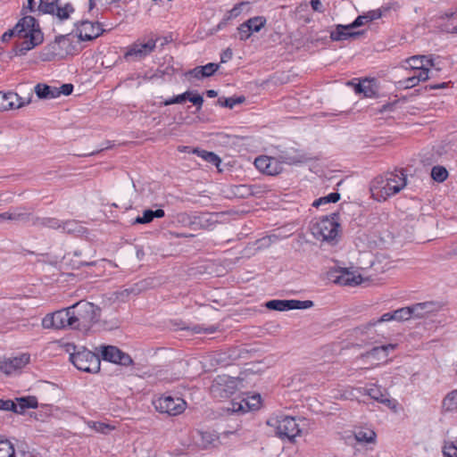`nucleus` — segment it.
Segmentation results:
<instances>
[{
  "label": "nucleus",
  "instance_id": "nucleus-55",
  "mask_svg": "<svg viewBox=\"0 0 457 457\" xmlns=\"http://www.w3.org/2000/svg\"><path fill=\"white\" fill-rule=\"evenodd\" d=\"M2 217H3V218H7V219H14L13 217H12V215H11V214H8V213H4V214L2 215Z\"/></svg>",
  "mask_w": 457,
  "mask_h": 457
},
{
  "label": "nucleus",
  "instance_id": "nucleus-22",
  "mask_svg": "<svg viewBox=\"0 0 457 457\" xmlns=\"http://www.w3.org/2000/svg\"><path fill=\"white\" fill-rule=\"evenodd\" d=\"M52 54L58 57H64L68 54H72L76 49L72 44L71 36H59L54 42L51 45Z\"/></svg>",
  "mask_w": 457,
  "mask_h": 457
},
{
  "label": "nucleus",
  "instance_id": "nucleus-48",
  "mask_svg": "<svg viewBox=\"0 0 457 457\" xmlns=\"http://www.w3.org/2000/svg\"><path fill=\"white\" fill-rule=\"evenodd\" d=\"M392 320H395V312L384 313L379 318L378 322H388V321H392Z\"/></svg>",
  "mask_w": 457,
  "mask_h": 457
},
{
  "label": "nucleus",
  "instance_id": "nucleus-9",
  "mask_svg": "<svg viewBox=\"0 0 457 457\" xmlns=\"http://www.w3.org/2000/svg\"><path fill=\"white\" fill-rule=\"evenodd\" d=\"M154 405L161 413L170 416L181 414L187 408V403L179 396L162 395L154 401Z\"/></svg>",
  "mask_w": 457,
  "mask_h": 457
},
{
  "label": "nucleus",
  "instance_id": "nucleus-40",
  "mask_svg": "<svg viewBox=\"0 0 457 457\" xmlns=\"http://www.w3.org/2000/svg\"><path fill=\"white\" fill-rule=\"evenodd\" d=\"M431 177L435 181L443 182L448 177V171L442 166H435L431 170Z\"/></svg>",
  "mask_w": 457,
  "mask_h": 457
},
{
  "label": "nucleus",
  "instance_id": "nucleus-33",
  "mask_svg": "<svg viewBox=\"0 0 457 457\" xmlns=\"http://www.w3.org/2000/svg\"><path fill=\"white\" fill-rule=\"evenodd\" d=\"M349 25H337L334 30L330 32V38L334 41L345 40L354 36Z\"/></svg>",
  "mask_w": 457,
  "mask_h": 457
},
{
  "label": "nucleus",
  "instance_id": "nucleus-54",
  "mask_svg": "<svg viewBox=\"0 0 457 457\" xmlns=\"http://www.w3.org/2000/svg\"><path fill=\"white\" fill-rule=\"evenodd\" d=\"M206 95L208 97H215L217 96V92L215 90L211 89L206 92Z\"/></svg>",
  "mask_w": 457,
  "mask_h": 457
},
{
  "label": "nucleus",
  "instance_id": "nucleus-25",
  "mask_svg": "<svg viewBox=\"0 0 457 457\" xmlns=\"http://www.w3.org/2000/svg\"><path fill=\"white\" fill-rule=\"evenodd\" d=\"M396 345L395 344H388L381 346H377L372 348L363 356L372 361H386L389 352L394 351Z\"/></svg>",
  "mask_w": 457,
  "mask_h": 457
},
{
  "label": "nucleus",
  "instance_id": "nucleus-2",
  "mask_svg": "<svg viewBox=\"0 0 457 457\" xmlns=\"http://www.w3.org/2000/svg\"><path fill=\"white\" fill-rule=\"evenodd\" d=\"M12 37L17 38L16 52L22 55L43 42V33L37 20L30 15H24L16 25L2 36V41L7 42Z\"/></svg>",
  "mask_w": 457,
  "mask_h": 457
},
{
  "label": "nucleus",
  "instance_id": "nucleus-12",
  "mask_svg": "<svg viewBox=\"0 0 457 457\" xmlns=\"http://www.w3.org/2000/svg\"><path fill=\"white\" fill-rule=\"evenodd\" d=\"M240 383L238 378L219 375L212 384L211 392L214 397H227L238 388Z\"/></svg>",
  "mask_w": 457,
  "mask_h": 457
},
{
  "label": "nucleus",
  "instance_id": "nucleus-13",
  "mask_svg": "<svg viewBox=\"0 0 457 457\" xmlns=\"http://www.w3.org/2000/svg\"><path fill=\"white\" fill-rule=\"evenodd\" d=\"M35 93L40 99L50 100L62 96H70L73 91L72 84H63L61 87L39 83L35 86Z\"/></svg>",
  "mask_w": 457,
  "mask_h": 457
},
{
  "label": "nucleus",
  "instance_id": "nucleus-42",
  "mask_svg": "<svg viewBox=\"0 0 457 457\" xmlns=\"http://www.w3.org/2000/svg\"><path fill=\"white\" fill-rule=\"evenodd\" d=\"M443 453L445 457H457V446L453 443H446Z\"/></svg>",
  "mask_w": 457,
  "mask_h": 457
},
{
  "label": "nucleus",
  "instance_id": "nucleus-10",
  "mask_svg": "<svg viewBox=\"0 0 457 457\" xmlns=\"http://www.w3.org/2000/svg\"><path fill=\"white\" fill-rule=\"evenodd\" d=\"M30 362V354L22 353L17 355L0 358V371L7 376L20 374Z\"/></svg>",
  "mask_w": 457,
  "mask_h": 457
},
{
  "label": "nucleus",
  "instance_id": "nucleus-20",
  "mask_svg": "<svg viewBox=\"0 0 457 457\" xmlns=\"http://www.w3.org/2000/svg\"><path fill=\"white\" fill-rule=\"evenodd\" d=\"M254 165L261 172L270 176L278 175L283 170V164L279 160L266 155L257 157Z\"/></svg>",
  "mask_w": 457,
  "mask_h": 457
},
{
  "label": "nucleus",
  "instance_id": "nucleus-16",
  "mask_svg": "<svg viewBox=\"0 0 457 457\" xmlns=\"http://www.w3.org/2000/svg\"><path fill=\"white\" fill-rule=\"evenodd\" d=\"M104 361L129 366L132 363V359L129 354L113 345H101L97 348Z\"/></svg>",
  "mask_w": 457,
  "mask_h": 457
},
{
  "label": "nucleus",
  "instance_id": "nucleus-50",
  "mask_svg": "<svg viewBox=\"0 0 457 457\" xmlns=\"http://www.w3.org/2000/svg\"><path fill=\"white\" fill-rule=\"evenodd\" d=\"M240 100H235L233 98L226 99L225 101V106H228L229 108H232L236 104L240 103Z\"/></svg>",
  "mask_w": 457,
  "mask_h": 457
},
{
  "label": "nucleus",
  "instance_id": "nucleus-31",
  "mask_svg": "<svg viewBox=\"0 0 457 457\" xmlns=\"http://www.w3.org/2000/svg\"><path fill=\"white\" fill-rule=\"evenodd\" d=\"M356 389L351 386H337L332 390V397L337 400H353Z\"/></svg>",
  "mask_w": 457,
  "mask_h": 457
},
{
  "label": "nucleus",
  "instance_id": "nucleus-4",
  "mask_svg": "<svg viewBox=\"0 0 457 457\" xmlns=\"http://www.w3.org/2000/svg\"><path fill=\"white\" fill-rule=\"evenodd\" d=\"M307 424L305 419L286 415H275L267 420V425L274 429L279 438H287L290 441L297 436H302L306 430Z\"/></svg>",
  "mask_w": 457,
  "mask_h": 457
},
{
  "label": "nucleus",
  "instance_id": "nucleus-37",
  "mask_svg": "<svg viewBox=\"0 0 457 457\" xmlns=\"http://www.w3.org/2000/svg\"><path fill=\"white\" fill-rule=\"evenodd\" d=\"M0 457H16L14 445L10 440H0Z\"/></svg>",
  "mask_w": 457,
  "mask_h": 457
},
{
  "label": "nucleus",
  "instance_id": "nucleus-15",
  "mask_svg": "<svg viewBox=\"0 0 457 457\" xmlns=\"http://www.w3.org/2000/svg\"><path fill=\"white\" fill-rule=\"evenodd\" d=\"M261 406V395L259 394H253L233 399L231 402V407L228 409L232 412L246 413L248 411L259 410Z\"/></svg>",
  "mask_w": 457,
  "mask_h": 457
},
{
  "label": "nucleus",
  "instance_id": "nucleus-43",
  "mask_svg": "<svg viewBox=\"0 0 457 457\" xmlns=\"http://www.w3.org/2000/svg\"><path fill=\"white\" fill-rule=\"evenodd\" d=\"M369 22V19L367 17V14H364V15H360L358 16L353 22H352L351 24H349L350 28L353 29L354 28H357V27H360V26H362L366 23Z\"/></svg>",
  "mask_w": 457,
  "mask_h": 457
},
{
  "label": "nucleus",
  "instance_id": "nucleus-29",
  "mask_svg": "<svg viewBox=\"0 0 457 457\" xmlns=\"http://www.w3.org/2000/svg\"><path fill=\"white\" fill-rule=\"evenodd\" d=\"M219 69V64L209 62L204 66H198L191 70L188 74L193 78L201 79L212 76Z\"/></svg>",
  "mask_w": 457,
  "mask_h": 457
},
{
  "label": "nucleus",
  "instance_id": "nucleus-53",
  "mask_svg": "<svg viewBox=\"0 0 457 457\" xmlns=\"http://www.w3.org/2000/svg\"><path fill=\"white\" fill-rule=\"evenodd\" d=\"M96 7V2L95 0H89L88 1V12L93 11V9Z\"/></svg>",
  "mask_w": 457,
  "mask_h": 457
},
{
  "label": "nucleus",
  "instance_id": "nucleus-39",
  "mask_svg": "<svg viewBox=\"0 0 457 457\" xmlns=\"http://www.w3.org/2000/svg\"><path fill=\"white\" fill-rule=\"evenodd\" d=\"M73 12V6L71 4H65L63 6L55 5V12L54 13H55L60 20L63 21L69 19Z\"/></svg>",
  "mask_w": 457,
  "mask_h": 457
},
{
  "label": "nucleus",
  "instance_id": "nucleus-18",
  "mask_svg": "<svg viewBox=\"0 0 457 457\" xmlns=\"http://www.w3.org/2000/svg\"><path fill=\"white\" fill-rule=\"evenodd\" d=\"M266 23L267 19L264 16H255L248 19L237 28L239 39L243 41L248 39L253 33H257L263 29Z\"/></svg>",
  "mask_w": 457,
  "mask_h": 457
},
{
  "label": "nucleus",
  "instance_id": "nucleus-51",
  "mask_svg": "<svg viewBox=\"0 0 457 457\" xmlns=\"http://www.w3.org/2000/svg\"><path fill=\"white\" fill-rule=\"evenodd\" d=\"M232 56V52L231 50L229 49H227L223 54L221 55V62H225L227 61V59H229L231 58Z\"/></svg>",
  "mask_w": 457,
  "mask_h": 457
},
{
  "label": "nucleus",
  "instance_id": "nucleus-32",
  "mask_svg": "<svg viewBox=\"0 0 457 457\" xmlns=\"http://www.w3.org/2000/svg\"><path fill=\"white\" fill-rule=\"evenodd\" d=\"M442 409L445 412L457 411V389L448 392L442 401Z\"/></svg>",
  "mask_w": 457,
  "mask_h": 457
},
{
  "label": "nucleus",
  "instance_id": "nucleus-49",
  "mask_svg": "<svg viewBox=\"0 0 457 457\" xmlns=\"http://www.w3.org/2000/svg\"><path fill=\"white\" fill-rule=\"evenodd\" d=\"M311 5L314 11L322 12V4L320 0H311Z\"/></svg>",
  "mask_w": 457,
  "mask_h": 457
},
{
  "label": "nucleus",
  "instance_id": "nucleus-21",
  "mask_svg": "<svg viewBox=\"0 0 457 457\" xmlns=\"http://www.w3.org/2000/svg\"><path fill=\"white\" fill-rule=\"evenodd\" d=\"M29 98H22L14 92H0V112L21 108L29 104Z\"/></svg>",
  "mask_w": 457,
  "mask_h": 457
},
{
  "label": "nucleus",
  "instance_id": "nucleus-8",
  "mask_svg": "<svg viewBox=\"0 0 457 457\" xmlns=\"http://www.w3.org/2000/svg\"><path fill=\"white\" fill-rule=\"evenodd\" d=\"M73 365L79 370L97 373L100 370L99 356L87 349L79 348L70 356Z\"/></svg>",
  "mask_w": 457,
  "mask_h": 457
},
{
  "label": "nucleus",
  "instance_id": "nucleus-41",
  "mask_svg": "<svg viewBox=\"0 0 457 457\" xmlns=\"http://www.w3.org/2000/svg\"><path fill=\"white\" fill-rule=\"evenodd\" d=\"M412 319L411 306L395 311V320L403 321Z\"/></svg>",
  "mask_w": 457,
  "mask_h": 457
},
{
  "label": "nucleus",
  "instance_id": "nucleus-23",
  "mask_svg": "<svg viewBox=\"0 0 457 457\" xmlns=\"http://www.w3.org/2000/svg\"><path fill=\"white\" fill-rule=\"evenodd\" d=\"M353 437L361 445H376L377 433L371 427H358L353 431Z\"/></svg>",
  "mask_w": 457,
  "mask_h": 457
},
{
  "label": "nucleus",
  "instance_id": "nucleus-34",
  "mask_svg": "<svg viewBox=\"0 0 457 457\" xmlns=\"http://www.w3.org/2000/svg\"><path fill=\"white\" fill-rule=\"evenodd\" d=\"M85 423L87 428L101 434H109L116 428L115 425L104 421L86 420Z\"/></svg>",
  "mask_w": 457,
  "mask_h": 457
},
{
  "label": "nucleus",
  "instance_id": "nucleus-47",
  "mask_svg": "<svg viewBox=\"0 0 457 457\" xmlns=\"http://www.w3.org/2000/svg\"><path fill=\"white\" fill-rule=\"evenodd\" d=\"M366 14L369 19V21L379 19L382 16V12L378 9L370 11V12H367Z\"/></svg>",
  "mask_w": 457,
  "mask_h": 457
},
{
  "label": "nucleus",
  "instance_id": "nucleus-5",
  "mask_svg": "<svg viewBox=\"0 0 457 457\" xmlns=\"http://www.w3.org/2000/svg\"><path fill=\"white\" fill-rule=\"evenodd\" d=\"M402 66L405 70L413 71V74L403 80H400L399 86L404 88H411L429 78V71L434 66V62L429 56L415 55L404 60Z\"/></svg>",
  "mask_w": 457,
  "mask_h": 457
},
{
  "label": "nucleus",
  "instance_id": "nucleus-3",
  "mask_svg": "<svg viewBox=\"0 0 457 457\" xmlns=\"http://www.w3.org/2000/svg\"><path fill=\"white\" fill-rule=\"evenodd\" d=\"M407 184L406 175L402 170H395L391 172L375 178L370 185L371 196L378 201H386L403 190Z\"/></svg>",
  "mask_w": 457,
  "mask_h": 457
},
{
  "label": "nucleus",
  "instance_id": "nucleus-1",
  "mask_svg": "<svg viewBox=\"0 0 457 457\" xmlns=\"http://www.w3.org/2000/svg\"><path fill=\"white\" fill-rule=\"evenodd\" d=\"M96 307L88 302H79L72 306L46 315L42 320L44 328H77L82 322L94 319Z\"/></svg>",
  "mask_w": 457,
  "mask_h": 457
},
{
  "label": "nucleus",
  "instance_id": "nucleus-28",
  "mask_svg": "<svg viewBox=\"0 0 457 457\" xmlns=\"http://www.w3.org/2000/svg\"><path fill=\"white\" fill-rule=\"evenodd\" d=\"M38 405L37 399L35 396H26L16 398L14 402V409L12 411L22 414L27 409H35Z\"/></svg>",
  "mask_w": 457,
  "mask_h": 457
},
{
  "label": "nucleus",
  "instance_id": "nucleus-35",
  "mask_svg": "<svg viewBox=\"0 0 457 457\" xmlns=\"http://www.w3.org/2000/svg\"><path fill=\"white\" fill-rule=\"evenodd\" d=\"M164 211L162 209H157L155 211L145 210L143 212L142 216H138L136 219L137 223L145 224L151 222L154 218H162L164 216Z\"/></svg>",
  "mask_w": 457,
  "mask_h": 457
},
{
  "label": "nucleus",
  "instance_id": "nucleus-38",
  "mask_svg": "<svg viewBox=\"0 0 457 457\" xmlns=\"http://www.w3.org/2000/svg\"><path fill=\"white\" fill-rule=\"evenodd\" d=\"M340 199V194L337 192H333L328 194L326 196L320 197L319 199L315 200L312 204V206L314 207H320L321 205L331 204V203H337Z\"/></svg>",
  "mask_w": 457,
  "mask_h": 457
},
{
  "label": "nucleus",
  "instance_id": "nucleus-56",
  "mask_svg": "<svg viewBox=\"0 0 457 457\" xmlns=\"http://www.w3.org/2000/svg\"><path fill=\"white\" fill-rule=\"evenodd\" d=\"M452 33H457V25L454 26L451 30Z\"/></svg>",
  "mask_w": 457,
  "mask_h": 457
},
{
  "label": "nucleus",
  "instance_id": "nucleus-44",
  "mask_svg": "<svg viewBox=\"0 0 457 457\" xmlns=\"http://www.w3.org/2000/svg\"><path fill=\"white\" fill-rule=\"evenodd\" d=\"M187 100H189L193 104L198 106L199 108L202 106L204 103L203 97L200 95L195 94L194 92H192L191 96H187Z\"/></svg>",
  "mask_w": 457,
  "mask_h": 457
},
{
  "label": "nucleus",
  "instance_id": "nucleus-27",
  "mask_svg": "<svg viewBox=\"0 0 457 457\" xmlns=\"http://www.w3.org/2000/svg\"><path fill=\"white\" fill-rule=\"evenodd\" d=\"M28 8L31 12L42 13H54L55 12V4L50 0H29Z\"/></svg>",
  "mask_w": 457,
  "mask_h": 457
},
{
  "label": "nucleus",
  "instance_id": "nucleus-45",
  "mask_svg": "<svg viewBox=\"0 0 457 457\" xmlns=\"http://www.w3.org/2000/svg\"><path fill=\"white\" fill-rule=\"evenodd\" d=\"M14 409V402L12 400H0V410L1 411H12Z\"/></svg>",
  "mask_w": 457,
  "mask_h": 457
},
{
  "label": "nucleus",
  "instance_id": "nucleus-52",
  "mask_svg": "<svg viewBox=\"0 0 457 457\" xmlns=\"http://www.w3.org/2000/svg\"><path fill=\"white\" fill-rule=\"evenodd\" d=\"M163 105L167 106V105H170V104H176L175 103V100H174V96L171 97V98H169V99H166L163 103H162Z\"/></svg>",
  "mask_w": 457,
  "mask_h": 457
},
{
  "label": "nucleus",
  "instance_id": "nucleus-24",
  "mask_svg": "<svg viewBox=\"0 0 457 457\" xmlns=\"http://www.w3.org/2000/svg\"><path fill=\"white\" fill-rule=\"evenodd\" d=\"M230 434V431L223 432L221 435L215 430L200 431L198 444L203 448L216 446L220 442V437L228 436Z\"/></svg>",
  "mask_w": 457,
  "mask_h": 457
},
{
  "label": "nucleus",
  "instance_id": "nucleus-36",
  "mask_svg": "<svg viewBox=\"0 0 457 457\" xmlns=\"http://www.w3.org/2000/svg\"><path fill=\"white\" fill-rule=\"evenodd\" d=\"M192 152L194 154H197L199 157H201L205 162L212 163V164L215 165L216 167H219L221 162L220 158L212 152H208L205 150H199V149H194Z\"/></svg>",
  "mask_w": 457,
  "mask_h": 457
},
{
  "label": "nucleus",
  "instance_id": "nucleus-7",
  "mask_svg": "<svg viewBox=\"0 0 457 457\" xmlns=\"http://www.w3.org/2000/svg\"><path fill=\"white\" fill-rule=\"evenodd\" d=\"M311 231L316 239L332 242L338 236L339 223L335 216H325L312 222Z\"/></svg>",
  "mask_w": 457,
  "mask_h": 457
},
{
  "label": "nucleus",
  "instance_id": "nucleus-19",
  "mask_svg": "<svg viewBox=\"0 0 457 457\" xmlns=\"http://www.w3.org/2000/svg\"><path fill=\"white\" fill-rule=\"evenodd\" d=\"M313 305L312 301L300 300H270L265 303L270 310L285 312L289 310H304Z\"/></svg>",
  "mask_w": 457,
  "mask_h": 457
},
{
  "label": "nucleus",
  "instance_id": "nucleus-30",
  "mask_svg": "<svg viewBox=\"0 0 457 457\" xmlns=\"http://www.w3.org/2000/svg\"><path fill=\"white\" fill-rule=\"evenodd\" d=\"M354 90L357 94H363L366 97H372L377 93L376 81L365 79L354 86Z\"/></svg>",
  "mask_w": 457,
  "mask_h": 457
},
{
  "label": "nucleus",
  "instance_id": "nucleus-26",
  "mask_svg": "<svg viewBox=\"0 0 457 457\" xmlns=\"http://www.w3.org/2000/svg\"><path fill=\"white\" fill-rule=\"evenodd\" d=\"M413 319H420L428 316L437 310V305L433 302L420 303L411 306Z\"/></svg>",
  "mask_w": 457,
  "mask_h": 457
},
{
  "label": "nucleus",
  "instance_id": "nucleus-17",
  "mask_svg": "<svg viewBox=\"0 0 457 457\" xmlns=\"http://www.w3.org/2000/svg\"><path fill=\"white\" fill-rule=\"evenodd\" d=\"M103 32L99 22L81 21L76 25V35L81 41H89L98 37Z\"/></svg>",
  "mask_w": 457,
  "mask_h": 457
},
{
  "label": "nucleus",
  "instance_id": "nucleus-57",
  "mask_svg": "<svg viewBox=\"0 0 457 457\" xmlns=\"http://www.w3.org/2000/svg\"><path fill=\"white\" fill-rule=\"evenodd\" d=\"M186 149H187V147H182V148H179V151H180V152H183V151H185Z\"/></svg>",
  "mask_w": 457,
  "mask_h": 457
},
{
  "label": "nucleus",
  "instance_id": "nucleus-58",
  "mask_svg": "<svg viewBox=\"0 0 457 457\" xmlns=\"http://www.w3.org/2000/svg\"><path fill=\"white\" fill-rule=\"evenodd\" d=\"M35 420H39L37 413H34Z\"/></svg>",
  "mask_w": 457,
  "mask_h": 457
},
{
  "label": "nucleus",
  "instance_id": "nucleus-14",
  "mask_svg": "<svg viewBox=\"0 0 457 457\" xmlns=\"http://www.w3.org/2000/svg\"><path fill=\"white\" fill-rule=\"evenodd\" d=\"M156 46V39L150 37L137 40L128 47L125 53L126 59L139 61L149 55Z\"/></svg>",
  "mask_w": 457,
  "mask_h": 457
},
{
  "label": "nucleus",
  "instance_id": "nucleus-11",
  "mask_svg": "<svg viewBox=\"0 0 457 457\" xmlns=\"http://www.w3.org/2000/svg\"><path fill=\"white\" fill-rule=\"evenodd\" d=\"M364 394L369 395L371 399L384 404L395 413L401 411V405L395 398L390 397L388 392L381 386L371 384L362 388Z\"/></svg>",
  "mask_w": 457,
  "mask_h": 457
},
{
  "label": "nucleus",
  "instance_id": "nucleus-46",
  "mask_svg": "<svg viewBox=\"0 0 457 457\" xmlns=\"http://www.w3.org/2000/svg\"><path fill=\"white\" fill-rule=\"evenodd\" d=\"M191 95H192L191 91H186L183 94L178 95V96H174L175 103L176 104H182L186 100H187V96H189Z\"/></svg>",
  "mask_w": 457,
  "mask_h": 457
},
{
  "label": "nucleus",
  "instance_id": "nucleus-6",
  "mask_svg": "<svg viewBox=\"0 0 457 457\" xmlns=\"http://www.w3.org/2000/svg\"><path fill=\"white\" fill-rule=\"evenodd\" d=\"M329 279L335 284L345 287L369 285L370 278L363 270L356 267L337 268L329 272Z\"/></svg>",
  "mask_w": 457,
  "mask_h": 457
}]
</instances>
